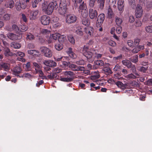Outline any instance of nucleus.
Wrapping results in <instances>:
<instances>
[{
	"label": "nucleus",
	"mask_w": 152,
	"mask_h": 152,
	"mask_svg": "<svg viewBox=\"0 0 152 152\" xmlns=\"http://www.w3.org/2000/svg\"><path fill=\"white\" fill-rule=\"evenodd\" d=\"M58 5L56 1L50 2L48 5L45 3L42 4V8L43 11L45 12L48 15L52 14L54 9H56Z\"/></svg>",
	"instance_id": "f257e3e1"
},
{
	"label": "nucleus",
	"mask_w": 152,
	"mask_h": 152,
	"mask_svg": "<svg viewBox=\"0 0 152 152\" xmlns=\"http://www.w3.org/2000/svg\"><path fill=\"white\" fill-rule=\"evenodd\" d=\"M64 75L67 77L61 78V81L66 82H70L72 81L74 75L73 72L70 71H67L64 72Z\"/></svg>",
	"instance_id": "f03ea898"
},
{
	"label": "nucleus",
	"mask_w": 152,
	"mask_h": 152,
	"mask_svg": "<svg viewBox=\"0 0 152 152\" xmlns=\"http://www.w3.org/2000/svg\"><path fill=\"white\" fill-rule=\"evenodd\" d=\"M59 7L58 9V13L61 15H64L67 12L66 4L65 0H61Z\"/></svg>",
	"instance_id": "7ed1b4c3"
},
{
	"label": "nucleus",
	"mask_w": 152,
	"mask_h": 152,
	"mask_svg": "<svg viewBox=\"0 0 152 152\" xmlns=\"http://www.w3.org/2000/svg\"><path fill=\"white\" fill-rule=\"evenodd\" d=\"M41 52L44 54V56L50 58L52 55L51 51L46 47H42L40 48Z\"/></svg>",
	"instance_id": "20e7f679"
},
{
	"label": "nucleus",
	"mask_w": 152,
	"mask_h": 152,
	"mask_svg": "<svg viewBox=\"0 0 152 152\" xmlns=\"http://www.w3.org/2000/svg\"><path fill=\"white\" fill-rule=\"evenodd\" d=\"M22 71L21 67L19 66H16L13 69V74L17 77L20 78L23 77L22 75H20Z\"/></svg>",
	"instance_id": "39448f33"
},
{
	"label": "nucleus",
	"mask_w": 152,
	"mask_h": 152,
	"mask_svg": "<svg viewBox=\"0 0 152 152\" xmlns=\"http://www.w3.org/2000/svg\"><path fill=\"white\" fill-rule=\"evenodd\" d=\"M77 17L74 15L70 14L67 15L66 18V22L67 23L71 24L75 22Z\"/></svg>",
	"instance_id": "423d86ee"
},
{
	"label": "nucleus",
	"mask_w": 152,
	"mask_h": 152,
	"mask_svg": "<svg viewBox=\"0 0 152 152\" xmlns=\"http://www.w3.org/2000/svg\"><path fill=\"white\" fill-rule=\"evenodd\" d=\"M105 15L104 13L100 14L97 17V20L96 22L97 26H102L104 20Z\"/></svg>",
	"instance_id": "0eeeda50"
},
{
	"label": "nucleus",
	"mask_w": 152,
	"mask_h": 152,
	"mask_svg": "<svg viewBox=\"0 0 152 152\" xmlns=\"http://www.w3.org/2000/svg\"><path fill=\"white\" fill-rule=\"evenodd\" d=\"M7 36L9 39L12 40H19L21 39L22 37V35L21 34H16L10 32L7 34Z\"/></svg>",
	"instance_id": "6e6552de"
},
{
	"label": "nucleus",
	"mask_w": 152,
	"mask_h": 152,
	"mask_svg": "<svg viewBox=\"0 0 152 152\" xmlns=\"http://www.w3.org/2000/svg\"><path fill=\"white\" fill-rule=\"evenodd\" d=\"M41 23L43 25H47L49 24L50 21V18L47 15H42L40 18Z\"/></svg>",
	"instance_id": "1a4fd4ad"
},
{
	"label": "nucleus",
	"mask_w": 152,
	"mask_h": 152,
	"mask_svg": "<svg viewBox=\"0 0 152 152\" xmlns=\"http://www.w3.org/2000/svg\"><path fill=\"white\" fill-rule=\"evenodd\" d=\"M143 10L140 4L137 5L135 10V16L137 18H140L142 16Z\"/></svg>",
	"instance_id": "9d476101"
},
{
	"label": "nucleus",
	"mask_w": 152,
	"mask_h": 152,
	"mask_svg": "<svg viewBox=\"0 0 152 152\" xmlns=\"http://www.w3.org/2000/svg\"><path fill=\"white\" fill-rule=\"evenodd\" d=\"M89 15L90 18L93 19L97 18L98 12L96 10L93 8H90L89 10Z\"/></svg>",
	"instance_id": "9b49d317"
},
{
	"label": "nucleus",
	"mask_w": 152,
	"mask_h": 152,
	"mask_svg": "<svg viewBox=\"0 0 152 152\" xmlns=\"http://www.w3.org/2000/svg\"><path fill=\"white\" fill-rule=\"evenodd\" d=\"M69 68L73 71H84L85 68L84 67L81 66H77L73 64H71L69 65Z\"/></svg>",
	"instance_id": "f8f14e48"
},
{
	"label": "nucleus",
	"mask_w": 152,
	"mask_h": 152,
	"mask_svg": "<svg viewBox=\"0 0 152 152\" xmlns=\"http://www.w3.org/2000/svg\"><path fill=\"white\" fill-rule=\"evenodd\" d=\"M43 64L46 66L51 67H54L56 66V63L53 61L49 60H45L43 62Z\"/></svg>",
	"instance_id": "ddd939ff"
},
{
	"label": "nucleus",
	"mask_w": 152,
	"mask_h": 152,
	"mask_svg": "<svg viewBox=\"0 0 152 152\" xmlns=\"http://www.w3.org/2000/svg\"><path fill=\"white\" fill-rule=\"evenodd\" d=\"M94 31V28L92 27H87L85 28V31L88 37L93 36Z\"/></svg>",
	"instance_id": "4468645a"
},
{
	"label": "nucleus",
	"mask_w": 152,
	"mask_h": 152,
	"mask_svg": "<svg viewBox=\"0 0 152 152\" xmlns=\"http://www.w3.org/2000/svg\"><path fill=\"white\" fill-rule=\"evenodd\" d=\"M15 7L17 10L20 11L21 8L25 9L26 8V5L23 3H21L19 1L16 2Z\"/></svg>",
	"instance_id": "2eb2a0df"
},
{
	"label": "nucleus",
	"mask_w": 152,
	"mask_h": 152,
	"mask_svg": "<svg viewBox=\"0 0 152 152\" xmlns=\"http://www.w3.org/2000/svg\"><path fill=\"white\" fill-rule=\"evenodd\" d=\"M59 35L60 34L57 33H55L51 35L50 34L49 37V42L51 43L54 42L55 40L58 39Z\"/></svg>",
	"instance_id": "dca6fc26"
},
{
	"label": "nucleus",
	"mask_w": 152,
	"mask_h": 152,
	"mask_svg": "<svg viewBox=\"0 0 152 152\" xmlns=\"http://www.w3.org/2000/svg\"><path fill=\"white\" fill-rule=\"evenodd\" d=\"M118 8L119 11L123 12L124 9V0H118L117 3Z\"/></svg>",
	"instance_id": "f3484780"
},
{
	"label": "nucleus",
	"mask_w": 152,
	"mask_h": 152,
	"mask_svg": "<svg viewBox=\"0 0 152 152\" xmlns=\"http://www.w3.org/2000/svg\"><path fill=\"white\" fill-rule=\"evenodd\" d=\"M38 10L31 11L30 14H29V17L30 20H33L36 18L37 16L39 13Z\"/></svg>",
	"instance_id": "a211bd4d"
},
{
	"label": "nucleus",
	"mask_w": 152,
	"mask_h": 152,
	"mask_svg": "<svg viewBox=\"0 0 152 152\" xmlns=\"http://www.w3.org/2000/svg\"><path fill=\"white\" fill-rule=\"evenodd\" d=\"M23 67L26 71H29L31 69V63L29 62H27L26 64L24 63L23 64Z\"/></svg>",
	"instance_id": "6ab92c4d"
},
{
	"label": "nucleus",
	"mask_w": 152,
	"mask_h": 152,
	"mask_svg": "<svg viewBox=\"0 0 152 152\" xmlns=\"http://www.w3.org/2000/svg\"><path fill=\"white\" fill-rule=\"evenodd\" d=\"M100 77L99 72L97 71L93 72V75L91 76V79L93 80L98 79Z\"/></svg>",
	"instance_id": "aec40b11"
},
{
	"label": "nucleus",
	"mask_w": 152,
	"mask_h": 152,
	"mask_svg": "<svg viewBox=\"0 0 152 152\" xmlns=\"http://www.w3.org/2000/svg\"><path fill=\"white\" fill-rule=\"evenodd\" d=\"M122 64L127 67L128 68H131L132 66V63L130 60L125 59L122 61Z\"/></svg>",
	"instance_id": "412c9836"
},
{
	"label": "nucleus",
	"mask_w": 152,
	"mask_h": 152,
	"mask_svg": "<svg viewBox=\"0 0 152 152\" xmlns=\"http://www.w3.org/2000/svg\"><path fill=\"white\" fill-rule=\"evenodd\" d=\"M4 54L7 57L11 56L12 55V53L11 52L10 50L8 48H4Z\"/></svg>",
	"instance_id": "4be33fe9"
},
{
	"label": "nucleus",
	"mask_w": 152,
	"mask_h": 152,
	"mask_svg": "<svg viewBox=\"0 0 152 152\" xmlns=\"http://www.w3.org/2000/svg\"><path fill=\"white\" fill-rule=\"evenodd\" d=\"M87 9V5L86 3H84V1H83L80 4L79 7V11Z\"/></svg>",
	"instance_id": "5701e85b"
},
{
	"label": "nucleus",
	"mask_w": 152,
	"mask_h": 152,
	"mask_svg": "<svg viewBox=\"0 0 152 152\" xmlns=\"http://www.w3.org/2000/svg\"><path fill=\"white\" fill-rule=\"evenodd\" d=\"M107 14L108 17L109 18L111 19L113 17L114 14L110 6L108 8Z\"/></svg>",
	"instance_id": "b1692460"
},
{
	"label": "nucleus",
	"mask_w": 152,
	"mask_h": 152,
	"mask_svg": "<svg viewBox=\"0 0 152 152\" xmlns=\"http://www.w3.org/2000/svg\"><path fill=\"white\" fill-rule=\"evenodd\" d=\"M115 84L118 86L122 89H124L126 88V85L124 84L123 83L119 81H117L115 83Z\"/></svg>",
	"instance_id": "393cba45"
},
{
	"label": "nucleus",
	"mask_w": 152,
	"mask_h": 152,
	"mask_svg": "<svg viewBox=\"0 0 152 152\" xmlns=\"http://www.w3.org/2000/svg\"><path fill=\"white\" fill-rule=\"evenodd\" d=\"M102 70L103 72L107 75H110L112 73V70L109 67H104Z\"/></svg>",
	"instance_id": "a878e982"
},
{
	"label": "nucleus",
	"mask_w": 152,
	"mask_h": 152,
	"mask_svg": "<svg viewBox=\"0 0 152 152\" xmlns=\"http://www.w3.org/2000/svg\"><path fill=\"white\" fill-rule=\"evenodd\" d=\"M105 0H98L97 2L99 6V8L101 10H102L104 7Z\"/></svg>",
	"instance_id": "bb28decb"
},
{
	"label": "nucleus",
	"mask_w": 152,
	"mask_h": 152,
	"mask_svg": "<svg viewBox=\"0 0 152 152\" xmlns=\"http://www.w3.org/2000/svg\"><path fill=\"white\" fill-rule=\"evenodd\" d=\"M11 46L15 49H19L21 47V45L16 42H13L11 43Z\"/></svg>",
	"instance_id": "cd10ccee"
},
{
	"label": "nucleus",
	"mask_w": 152,
	"mask_h": 152,
	"mask_svg": "<svg viewBox=\"0 0 152 152\" xmlns=\"http://www.w3.org/2000/svg\"><path fill=\"white\" fill-rule=\"evenodd\" d=\"M4 69V70H8L9 69V67L8 64L6 63H3L1 64L0 65V69Z\"/></svg>",
	"instance_id": "c85d7f7f"
},
{
	"label": "nucleus",
	"mask_w": 152,
	"mask_h": 152,
	"mask_svg": "<svg viewBox=\"0 0 152 152\" xmlns=\"http://www.w3.org/2000/svg\"><path fill=\"white\" fill-rule=\"evenodd\" d=\"M138 55H136L135 56L132 57L129 59L130 61L132 62L136 63L138 61Z\"/></svg>",
	"instance_id": "c756f323"
},
{
	"label": "nucleus",
	"mask_w": 152,
	"mask_h": 152,
	"mask_svg": "<svg viewBox=\"0 0 152 152\" xmlns=\"http://www.w3.org/2000/svg\"><path fill=\"white\" fill-rule=\"evenodd\" d=\"M81 12L82 16L84 18H86L88 15V10H84L79 11Z\"/></svg>",
	"instance_id": "7c9ffc66"
},
{
	"label": "nucleus",
	"mask_w": 152,
	"mask_h": 152,
	"mask_svg": "<svg viewBox=\"0 0 152 152\" xmlns=\"http://www.w3.org/2000/svg\"><path fill=\"white\" fill-rule=\"evenodd\" d=\"M83 54L88 59L91 58L93 55L92 53L89 51L84 52Z\"/></svg>",
	"instance_id": "2f4dec72"
},
{
	"label": "nucleus",
	"mask_w": 152,
	"mask_h": 152,
	"mask_svg": "<svg viewBox=\"0 0 152 152\" xmlns=\"http://www.w3.org/2000/svg\"><path fill=\"white\" fill-rule=\"evenodd\" d=\"M123 21L122 19L118 17H116L115 18V22L118 26H120Z\"/></svg>",
	"instance_id": "473e14b6"
},
{
	"label": "nucleus",
	"mask_w": 152,
	"mask_h": 152,
	"mask_svg": "<svg viewBox=\"0 0 152 152\" xmlns=\"http://www.w3.org/2000/svg\"><path fill=\"white\" fill-rule=\"evenodd\" d=\"M66 36L64 35H60L59 37L58 40L60 43H62L66 40Z\"/></svg>",
	"instance_id": "72a5a7b5"
},
{
	"label": "nucleus",
	"mask_w": 152,
	"mask_h": 152,
	"mask_svg": "<svg viewBox=\"0 0 152 152\" xmlns=\"http://www.w3.org/2000/svg\"><path fill=\"white\" fill-rule=\"evenodd\" d=\"M94 63L95 64L97 65L98 67L102 66L104 65L103 61L101 60H97Z\"/></svg>",
	"instance_id": "f704fd0d"
},
{
	"label": "nucleus",
	"mask_w": 152,
	"mask_h": 152,
	"mask_svg": "<svg viewBox=\"0 0 152 152\" xmlns=\"http://www.w3.org/2000/svg\"><path fill=\"white\" fill-rule=\"evenodd\" d=\"M34 35L30 33H28L26 35V39L30 41H32L34 39Z\"/></svg>",
	"instance_id": "c9c22d12"
},
{
	"label": "nucleus",
	"mask_w": 152,
	"mask_h": 152,
	"mask_svg": "<svg viewBox=\"0 0 152 152\" xmlns=\"http://www.w3.org/2000/svg\"><path fill=\"white\" fill-rule=\"evenodd\" d=\"M14 2L13 0L9 1L7 4V7L12 8L14 6Z\"/></svg>",
	"instance_id": "e433bc0d"
},
{
	"label": "nucleus",
	"mask_w": 152,
	"mask_h": 152,
	"mask_svg": "<svg viewBox=\"0 0 152 152\" xmlns=\"http://www.w3.org/2000/svg\"><path fill=\"white\" fill-rule=\"evenodd\" d=\"M20 28L21 29V30H20V31L22 32L26 31L28 28L26 26L23 24L21 25L20 26Z\"/></svg>",
	"instance_id": "4c0bfd02"
},
{
	"label": "nucleus",
	"mask_w": 152,
	"mask_h": 152,
	"mask_svg": "<svg viewBox=\"0 0 152 152\" xmlns=\"http://www.w3.org/2000/svg\"><path fill=\"white\" fill-rule=\"evenodd\" d=\"M145 30L147 33H152V25L146 26L145 28Z\"/></svg>",
	"instance_id": "58836bf2"
},
{
	"label": "nucleus",
	"mask_w": 152,
	"mask_h": 152,
	"mask_svg": "<svg viewBox=\"0 0 152 152\" xmlns=\"http://www.w3.org/2000/svg\"><path fill=\"white\" fill-rule=\"evenodd\" d=\"M76 34L80 36H82L83 35V33L82 31V29L81 28H78L76 31Z\"/></svg>",
	"instance_id": "ea45409f"
},
{
	"label": "nucleus",
	"mask_w": 152,
	"mask_h": 152,
	"mask_svg": "<svg viewBox=\"0 0 152 152\" xmlns=\"http://www.w3.org/2000/svg\"><path fill=\"white\" fill-rule=\"evenodd\" d=\"M68 39L69 41L72 44L74 45L75 43V39L74 37L71 35L68 36Z\"/></svg>",
	"instance_id": "a19ab883"
},
{
	"label": "nucleus",
	"mask_w": 152,
	"mask_h": 152,
	"mask_svg": "<svg viewBox=\"0 0 152 152\" xmlns=\"http://www.w3.org/2000/svg\"><path fill=\"white\" fill-rule=\"evenodd\" d=\"M82 24L86 26H88L90 24V22L88 19L84 18L82 21Z\"/></svg>",
	"instance_id": "79ce46f5"
},
{
	"label": "nucleus",
	"mask_w": 152,
	"mask_h": 152,
	"mask_svg": "<svg viewBox=\"0 0 152 152\" xmlns=\"http://www.w3.org/2000/svg\"><path fill=\"white\" fill-rule=\"evenodd\" d=\"M28 53L33 56H35L37 55V53H39V52L38 50H30L28 51Z\"/></svg>",
	"instance_id": "37998d69"
},
{
	"label": "nucleus",
	"mask_w": 152,
	"mask_h": 152,
	"mask_svg": "<svg viewBox=\"0 0 152 152\" xmlns=\"http://www.w3.org/2000/svg\"><path fill=\"white\" fill-rule=\"evenodd\" d=\"M62 43L57 44L55 46V48L58 50H60L63 48V46Z\"/></svg>",
	"instance_id": "c03bdc74"
},
{
	"label": "nucleus",
	"mask_w": 152,
	"mask_h": 152,
	"mask_svg": "<svg viewBox=\"0 0 152 152\" xmlns=\"http://www.w3.org/2000/svg\"><path fill=\"white\" fill-rule=\"evenodd\" d=\"M148 67H145L143 66H139L138 67V70L142 72H145L147 69Z\"/></svg>",
	"instance_id": "a18cd8bd"
},
{
	"label": "nucleus",
	"mask_w": 152,
	"mask_h": 152,
	"mask_svg": "<svg viewBox=\"0 0 152 152\" xmlns=\"http://www.w3.org/2000/svg\"><path fill=\"white\" fill-rule=\"evenodd\" d=\"M142 25V23L139 19L136 20L134 23V25L137 27L141 26Z\"/></svg>",
	"instance_id": "49530a36"
},
{
	"label": "nucleus",
	"mask_w": 152,
	"mask_h": 152,
	"mask_svg": "<svg viewBox=\"0 0 152 152\" xmlns=\"http://www.w3.org/2000/svg\"><path fill=\"white\" fill-rule=\"evenodd\" d=\"M4 29L8 31H12V26L9 24H8L5 26Z\"/></svg>",
	"instance_id": "de8ad7c7"
},
{
	"label": "nucleus",
	"mask_w": 152,
	"mask_h": 152,
	"mask_svg": "<svg viewBox=\"0 0 152 152\" xmlns=\"http://www.w3.org/2000/svg\"><path fill=\"white\" fill-rule=\"evenodd\" d=\"M129 4L131 6L132 8L135 6V0H128Z\"/></svg>",
	"instance_id": "09e8293b"
},
{
	"label": "nucleus",
	"mask_w": 152,
	"mask_h": 152,
	"mask_svg": "<svg viewBox=\"0 0 152 152\" xmlns=\"http://www.w3.org/2000/svg\"><path fill=\"white\" fill-rule=\"evenodd\" d=\"M19 30V28L18 26L15 24H14L12 26V31H14L18 32Z\"/></svg>",
	"instance_id": "8fccbe9b"
},
{
	"label": "nucleus",
	"mask_w": 152,
	"mask_h": 152,
	"mask_svg": "<svg viewBox=\"0 0 152 152\" xmlns=\"http://www.w3.org/2000/svg\"><path fill=\"white\" fill-rule=\"evenodd\" d=\"M54 73H55L56 74L61 72L62 71V69L58 67L54 68L53 69V71Z\"/></svg>",
	"instance_id": "3c124183"
},
{
	"label": "nucleus",
	"mask_w": 152,
	"mask_h": 152,
	"mask_svg": "<svg viewBox=\"0 0 152 152\" xmlns=\"http://www.w3.org/2000/svg\"><path fill=\"white\" fill-rule=\"evenodd\" d=\"M64 58L63 59L62 62H61V64L62 65H64V66H69V65L70 64V63L68 62L65 61H64Z\"/></svg>",
	"instance_id": "603ef678"
},
{
	"label": "nucleus",
	"mask_w": 152,
	"mask_h": 152,
	"mask_svg": "<svg viewBox=\"0 0 152 152\" xmlns=\"http://www.w3.org/2000/svg\"><path fill=\"white\" fill-rule=\"evenodd\" d=\"M96 1L95 0H89V6L92 8L94 7Z\"/></svg>",
	"instance_id": "864d4df0"
},
{
	"label": "nucleus",
	"mask_w": 152,
	"mask_h": 152,
	"mask_svg": "<svg viewBox=\"0 0 152 152\" xmlns=\"http://www.w3.org/2000/svg\"><path fill=\"white\" fill-rule=\"evenodd\" d=\"M38 1L37 0H34L32 2V6L33 8H36L37 7Z\"/></svg>",
	"instance_id": "5fc2aeb1"
},
{
	"label": "nucleus",
	"mask_w": 152,
	"mask_h": 152,
	"mask_svg": "<svg viewBox=\"0 0 152 152\" xmlns=\"http://www.w3.org/2000/svg\"><path fill=\"white\" fill-rule=\"evenodd\" d=\"M10 15L7 14L4 15L3 18L4 20H10Z\"/></svg>",
	"instance_id": "6e6d98bb"
},
{
	"label": "nucleus",
	"mask_w": 152,
	"mask_h": 152,
	"mask_svg": "<svg viewBox=\"0 0 152 152\" xmlns=\"http://www.w3.org/2000/svg\"><path fill=\"white\" fill-rule=\"evenodd\" d=\"M77 64L79 65H84L85 64V62L83 60H80L76 62Z\"/></svg>",
	"instance_id": "4d7b16f0"
},
{
	"label": "nucleus",
	"mask_w": 152,
	"mask_h": 152,
	"mask_svg": "<svg viewBox=\"0 0 152 152\" xmlns=\"http://www.w3.org/2000/svg\"><path fill=\"white\" fill-rule=\"evenodd\" d=\"M121 66L119 65L116 64L114 68V70L116 71H119V69H121Z\"/></svg>",
	"instance_id": "13d9d810"
},
{
	"label": "nucleus",
	"mask_w": 152,
	"mask_h": 152,
	"mask_svg": "<svg viewBox=\"0 0 152 152\" xmlns=\"http://www.w3.org/2000/svg\"><path fill=\"white\" fill-rule=\"evenodd\" d=\"M53 26L54 28H56L60 27L61 26V24L58 22H55V23H53Z\"/></svg>",
	"instance_id": "bf43d9fd"
},
{
	"label": "nucleus",
	"mask_w": 152,
	"mask_h": 152,
	"mask_svg": "<svg viewBox=\"0 0 152 152\" xmlns=\"http://www.w3.org/2000/svg\"><path fill=\"white\" fill-rule=\"evenodd\" d=\"M108 43L109 45L111 46L115 47L116 46V44L115 42L112 40H110Z\"/></svg>",
	"instance_id": "052dcab7"
},
{
	"label": "nucleus",
	"mask_w": 152,
	"mask_h": 152,
	"mask_svg": "<svg viewBox=\"0 0 152 152\" xmlns=\"http://www.w3.org/2000/svg\"><path fill=\"white\" fill-rule=\"evenodd\" d=\"M16 56H19L21 57H23L25 56V54L21 52H17L16 54Z\"/></svg>",
	"instance_id": "680f3d73"
},
{
	"label": "nucleus",
	"mask_w": 152,
	"mask_h": 152,
	"mask_svg": "<svg viewBox=\"0 0 152 152\" xmlns=\"http://www.w3.org/2000/svg\"><path fill=\"white\" fill-rule=\"evenodd\" d=\"M146 7L148 8H151L152 7V1H150L147 2L146 4Z\"/></svg>",
	"instance_id": "e2e57ef3"
},
{
	"label": "nucleus",
	"mask_w": 152,
	"mask_h": 152,
	"mask_svg": "<svg viewBox=\"0 0 152 152\" xmlns=\"http://www.w3.org/2000/svg\"><path fill=\"white\" fill-rule=\"evenodd\" d=\"M139 51H140L139 50L136 46L132 50V52L134 53H137Z\"/></svg>",
	"instance_id": "0e129e2a"
},
{
	"label": "nucleus",
	"mask_w": 152,
	"mask_h": 152,
	"mask_svg": "<svg viewBox=\"0 0 152 152\" xmlns=\"http://www.w3.org/2000/svg\"><path fill=\"white\" fill-rule=\"evenodd\" d=\"M89 51V47L86 45H84L83 48V52H87Z\"/></svg>",
	"instance_id": "69168bd1"
},
{
	"label": "nucleus",
	"mask_w": 152,
	"mask_h": 152,
	"mask_svg": "<svg viewBox=\"0 0 152 152\" xmlns=\"http://www.w3.org/2000/svg\"><path fill=\"white\" fill-rule=\"evenodd\" d=\"M122 31V27L120 26H118L116 29V31L118 34H120L121 33Z\"/></svg>",
	"instance_id": "338daca9"
},
{
	"label": "nucleus",
	"mask_w": 152,
	"mask_h": 152,
	"mask_svg": "<svg viewBox=\"0 0 152 152\" xmlns=\"http://www.w3.org/2000/svg\"><path fill=\"white\" fill-rule=\"evenodd\" d=\"M134 18L132 15H130L129 18V21L131 23H132L134 21Z\"/></svg>",
	"instance_id": "774afa93"
}]
</instances>
